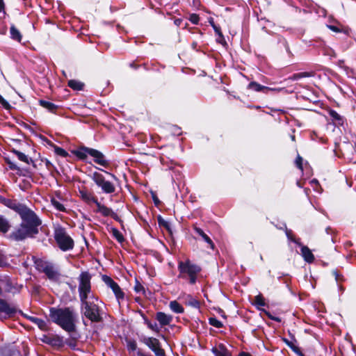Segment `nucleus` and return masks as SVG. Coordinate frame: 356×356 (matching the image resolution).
Instances as JSON below:
<instances>
[{"label": "nucleus", "mask_w": 356, "mask_h": 356, "mask_svg": "<svg viewBox=\"0 0 356 356\" xmlns=\"http://www.w3.org/2000/svg\"><path fill=\"white\" fill-rule=\"evenodd\" d=\"M50 317L65 330L67 332L74 330L75 316L70 309L52 308L50 309Z\"/></svg>", "instance_id": "nucleus-1"}, {"label": "nucleus", "mask_w": 356, "mask_h": 356, "mask_svg": "<svg viewBox=\"0 0 356 356\" xmlns=\"http://www.w3.org/2000/svg\"><path fill=\"white\" fill-rule=\"evenodd\" d=\"M82 303L84 305V315L92 321H99L101 319L99 311L102 302L97 298L91 296Z\"/></svg>", "instance_id": "nucleus-2"}, {"label": "nucleus", "mask_w": 356, "mask_h": 356, "mask_svg": "<svg viewBox=\"0 0 356 356\" xmlns=\"http://www.w3.org/2000/svg\"><path fill=\"white\" fill-rule=\"evenodd\" d=\"M12 209L16 211L21 216L22 222L29 227L35 229L40 224V221L35 214L27 207L21 204H14Z\"/></svg>", "instance_id": "nucleus-3"}, {"label": "nucleus", "mask_w": 356, "mask_h": 356, "mask_svg": "<svg viewBox=\"0 0 356 356\" xmlns=\"http://www.w3.org/2000/svg\"><path fill=\"white\" fill-rule=\"evenodd\" d=\"M179 269L182 277L188 275L190 282L194 284L196 281V275L200 271V268L191 263L190 261H181L179 264Z\"/></svg>", "instance_id": "nucleus-4"}, {"label": "nucleus", "mask_w": 356, "mask_h": 356, "mask_svg": "<svg viewBox=\"0 0 356 356\" xmlns=\"http://www.w3.org/2000/svg\"><path fill=\"white\" fill-rule=\"evenodd\" d=\"M55 239L59 248L63 250L67 251L71 250L74 245V241L72 238L67 234L64 229L58 228L55 230Z\"/></svg>", "instance_id": "nucleus-5"}, {"label": "nucleus", "mask_w": 356, "mask_h": 356, "mask_svg": "<svg viewBox=\"0 0 356 356\" xmlns=\"http://www.w3.org/2000/svg\"><path fill=\"white\" fill-rule=\"evenodd\" d=\"M79 291L81 302L88 300L90 296V276L87 273H82L80 275Z\"/></svg>", "instance_id": "nucleus-6"}, {"label": "nucleus", "mask_w": 356, "mask_h": 356, "mask_svg": "<svg viewBox=\"0 0 356 356\" xmlns=\"http://www.w3.org/2000/svg\"><path fill=\"white\" fill-rule=\"evenodd\" d=\"M92 179L96 184L101 187L102 191L106 193H111L115 191V186L112 183L106 181L103 175L99 172H94Z\"/></svg>", "instance_id": "nucleus-7"}, {"label": "nucleus", "mask_w": 356, "mask_h": 356, "mask_svg": "<svg viewBox=\"0 0 356 356\" xmlns=\"http://www.w3.org/2000/svg\"><path fill=\"white\" fill-rule=\"evenodd\" d=\"M36 232V229H33L26 225L24 223H22L20 227L12 233L11 237L17 241H19Z\"/></svg>", "instance_id": "nucleus-8"}, {"label": "nucleus", "mask_w": 356, "mask_h": 356, "mask_svg": "<svg viewBox=\"0 0 356 356\" xmlns=\"http://www.w3.org/2000/svg\"><path fill=\"white\" fill-rule=\"evenodd\" d=\"M143 342L154 353L156 356H165L164 350L160 347L159 340L156 338L145 337Z\"/></svg>", "instance_id": "nucleus-9"}, {"label": "nucleus", "mask_w": 356, "mask_h": 356, "mask_svg": "<svg viewBox=\"0 0 356 356\" xmlns=\"http://www.w3.org/2000/svg\"><path fill=\"white\" fill-rule=\"evenodd\" d=\"M103 280L109 287H111L118 299H120L124 297V293L119 286L109 277L104 276Z\"/></svg>", "instance_id": "nucleus-10"}, {"label": "nucleus", "mask_w": 356, "mask_h": 356, "mask_svg": "<svg viewBox=\"0 0 356 356\" xmlns=\"http://www.w3.org/2000/svg\"><path fill=\"white\" fill-rule=\"evenodd\" d=\"M90 155L94 158V161L97 163L102 166H106L108 165V162L105 159L104 156L100 152L92 149V150L90 151Z\"/></svg>", "instance_id": "nucleus-11"}, {"label": "nucleus", "mask_w": 356, "mask_h": 356, "mask_svg": "<svg viewBox=\"0 0 356 356\" xmlns=\"http://www.w3.org/2000/svg\"><path fill=\"white\" fill-rule=\"evenodd\" d=\"M14 286L12 282L5 278L0 280V295H2L3 292H14Z\"/></svg>", "instance_id": "nucleus-12"}, {"label": "nucleus", "mask_w": 356, "mask_h": 356, "mask_svg": "<svg viewBox=\"0 0 356 356\" xmlns=\"http://www.w3.org/2000/svg\"><path fill=\"white\" fill-rule=\"evenodd\" d=\"M249 88L250 89H252L254 91H257V92H259V91H268V90H273V91H276V92H280L281 91L282 89V88H268V87H266V86H261L256 82H251L250 84H249Z\"/></svg>", "instance_id": "nucleus-13"}, {"label": "nucleus", "mask_w": 356, "mask_h": 356, "mask_svg": "<svg viewBox=\"0 0 356 356\" xmlns=\"http://www.w3.org/2000/svg\"><path fill=\"white\" fill-rule=\"evenodd\" d=\"M156 319L161 325H166L172 321V316L163 312H159L156 314Z\"/></svg>", "instance_id": "nucleus-14"}, {"label": "nucleus", "mask_w": 356, "mask_h": 356, "mask_svg": "<svg viewBox=\"0 0 356 356\" xmlns=\"http://www.w3.org/2000/svg\"><path fill=\"white\" fill-rule=\"evenodd\" d=\"M212 352L216 356H230L229 352L222 344H220L218 346L213 348Z\"/></svg>", "instance_id": "nucleus-15"}, {"label": "nucleus", "mask_w": 356, "mask_h": 356, "mask_svg": "<svg viewBox=\"0 0 356 356\" xmlns=\"http://www.w3.org/2000/svg\"><path fill=\"white\" fill-rule=\"evenodd\" d=\"M301 252L302 255L306 261L311 263L314 261V257L311 250L307 247L303 246L301 249Z\"/></svg>", "instance_id": "nucleus-16"}, {"label": "nucleus", "mask_w": 356, "mask_h": 356, "mask_svg": "<svg viewBox=\"0 0 356 356\" xmlns=\"http://www.w3.org/2000/svg\"><path fill=\"white\" fill-rule=\"evenodd\" d=\"M43 270L50 279L54 280L57 277V272L51 266L45 264L43 267Z\"/></svg>", "instance_id": "nucleus-17"}, {"label": "nucleus", "mask_w": 356, "mask_h": 356, "mask_svg": "<svg viewBox=\"0 0 356 356\" xmlns=\"http://www.w3.org/2000/svg\"><path fill=\"white\" fill-rule=\"evenodd\" d=\"M92 150L88 147H81L77 150L74 151V154L79 159H83L86 157L87 154L90 155V151Z\"/></svg>", "instance_id": "nucleus-18"}, {"label": "nucleus", "mask_w": 356, "mask_h": 356, "mask_svg": "<svg viewBox=\"0 0 356 356\" xmlns=\"http://www.w3.org/2000/svg\"><path fill=\"white\" fill-rule=\"evenodd\" d=\"M97 211L104 216H109L111 213V210L101 204L99 202H96Z\"/></svg>", "instance_id": "nucleus-19"}, {"label": "nucleus", "mask_w": 356, "mask_h": 356, "mask_svg": "<svg viewBox=\"0 0 356 356\" xmlns=\"http://www.w3.org/2000/svg\"><path fill=\"white\" fill-rule=\"evenodd\" d=\"M10 35L12 39L15 40L18 42H20L22 40V35L18 29H17L14 26L10 27Z\"/></svg>", "instance_id": "nucleus-20"}, {"label": "nucleus", "mask_w": 356, "mask_h": 356, "mask_svg": "<svg viewBox=\"0 0 356 356\" xmlns=\"http://www.w3.org/2000/svg\"><path fill=\"white\" fill-rule=\"evenodd\" d=\"M170 308L171 309L172 311L177 314L182 313L184 312V308L177 301L170 302Z\"/></svg>", "instance_id": "nucleus-21"}, {"label": "nucleus", "mask_w": 356, "mask_h": 356, "mask_svg": "<svg viewBox=\"0 0 356 356\" xmlns=\"http://www.w3.org/2000/svg\"><path fill=\"white\" fill-rule=\"evenodd\" d=\"M210 24L212 26V27L213 28L216 33L218 35L219 38L218 39V40L220 42H222V41L224 40V38H223V35H222V33L220 31V27L217 26L215 24H214V22H213V19L212 18L209 19V20Z\"/></svg>", "instance_id": "nucleus-22"}, {"label": "nucleus", "mask_w": 356, "mask_h": 356, "mask_svg": "<svg viewBox=\"0 0 356 356\" xmlns=\"http://www.w3.org/2000/svg\"><path fill=\"white\" fill-rule=\"evenodd\" d=\"M10 225L8 220L2 216H0V232L6 233L8 231Z\"/></svg>", "instance_id": "nucleus-23"}, {"label": "nucleus", "mask_w": 356, "mask_h": 356, "mask_svg": "<svg viewBox=\"0 0 356 356\" xmlns=\"http://www.w3.org/2000/svg\"><path fill=\"white\" fill-rule=\"evenodd\" d=\"M81 197L88 203H95L97 202V200L90 193L84 191L81 192Z\"/></svg>", "instance_id": "nucleus-24"}, {"label": "nucleus", "mask_w": 356, "mask_h": 356, "mask_svg": "<svg viewBox=\"0 0 356 356\" xmlns=\"http://www.w3.org/2000/svg\"><path fill=\"white\" fill-rule=\"evenodd\" d=\"M68 86L71 88L76 90H81L83 87V84L81 81L76 80H70L68 82Z\"/></svg>", "instance_id": "nucleus-25"}, {"label": "nucleus", "mask_w": 356, "mask_h": 356, "mask_svg": "<svg viewBox=\"0 0 356 356\" xmlns=\"http://www.w3.org/2000/svg\"><path fill=\"white\" fill-rule=\"evenodd\" d=\"M254 304L259 309H261V307H264L266 305L264 298L262 297L261 295H258L255 296Z\"/></svg>", "instance_id": "nucleus-26"}, {"label": "nucleus", "mask_w": 356, "mask_h": 356, "mask_svg": "<svg viewBox=\"0 0 356 356\" xmlns=\"http://www.w3.org/2000/svg\"><path fill=\"white\" fill-rule=\"evenodd\" d=\"M0 311L6 314H10L13 312V309L2 300H0Z\"/></svg>", "instance_id": "nucleus-27"}, {"label": "nucleus", "mask_w": 356, "mask_h": 356, "mask_svg": "<svg viewBox=\"0 0 356 356\" xmlns=\"http://www.w3.org/2000/svg\"><path fill=\"white\" fill-rule=\"evenodd\" d=\"M52 205L56 209L60 211H65V208L63 204H61L58 200L56 198H52L51 200Z\"/></svg>", "instance_id": "nucleus-28"}, {"label": "nucleus", "mask_w": 356, "mask_h": 356, "mask_svg": "<svg viewBox=\"0 0 356 356\" xmlns=\"http://www.w3.org/2000/svg\"><path fill=\"white\" fill-rule=\"evenodd\" d=\"M40 104L47 108V110L50 111H54L56 108V106L51 103V102H47V101H44V100H40Z\"/></svg>", "instance_id": "nucleus-29"}, {"label": "nucleus", "mask_w": 356, "mask_h": 356, "mask_svg": "<svg viewBox=\"0 0 356 356\" xmlns=\"http://www.w3.org/2000/svg\"><path fill=\"white\" fill-rule=\"evenodd\" d=\"M31 319L33 322L37 324L41 330L47 329L46 323L43 320L35 317H31Z\"/></svg>", "instance_id": "nucleus-30"}, {"label": "nucleus", "mask_w": 356, "mask_h": 356, "mask_svg": "<svg viewBox=\"0 0 356 356\" xmlns=\"http://www.w3.org/2000/svg\"><path fill=\"white\" fill-rule=\"evenodd\" d=\"M13 152L15 154V155L17 156V158L20 161H22L24 163H29V159H28L27 156L25 155L24 153L20 152L17 150H14Z\"/></svg>", "instance_id": "nucleus-31"}, {"label": "nucleus", "mask_w": 356, "mask_h": 356, "mask_svg": "<svg viewBox=\"0 0 356 356\" xmlns=\"http://www.w3.org/2000/svg\"><path fill=\"white\" fill-rule=\"evenodd\" d=\"M54 152L56 154L60 155L63 157H66L68 155L67 152L65 149L59 147H55Z\"/></svg>", "instance_id": "nucleus-32"}, {"label": "nucleus", "mask_w": 356, "mask_h": 356, "mask_svg": "<svg viewBox=\"0 0 356 356\" xmlns=\"http://www.w3.org/2000/svg\"><path fill=\"white\" fill-rule=\"evenodd\" d=\"M209 323L211 325L218 328L221 327L222 326V323L220 321L217 320L216 318L213 317L209 318Z\"/></svg>", "instance_id": "nucleus-33"}, {"label": "nucleus", "mask_w": 356, "mask_h": 356, "mask_svg": "<svg viewBox=\"0 0 356 356\" xmlns=\"http://www.w3.org/2000/svg\"><path fill=\"white\" fill-rule=\"evenodd\" d=\"M159 224L160 226L165 227L169 232L171 231L169 223L161 217L159 218Z\"/></svg>", "instance_id": "nucleus-34"}, {"label": "nucleus", "mask_w": 356, "mask_h": 356, "mask_svg": "<svg viewBox=\"0 0 356 356\" xmlns=\"http://www.w3.org/2000/svg\"><path fill=\"white\" fill-rule=\"evenodd\" d=\"M113 235L114 236V237L120 242L122 241H123V236L120 233V232L115 229H113Z\"/></svg>", "instance_id": "nucleus-35"}, {"label": "nucleus", "mask_w": 356, "mask_h": 356, "mask_svg": "<svg viewBox=\"0 0 356 356\" xmlns=\"http://www.w3.org/2000/svg\"><path fill=\"white\" fill-rule=\"evenodd\" d=\"M189 20L194 24H197L199 22V17L196 14H192L190 15Z\"/></svg>", "instance_id": "nucleus-36"}, {"label": "nucleus", "mask_w": 356, "mask_h": 356, "mask_svg": "<svg viewBox=\"0 0 356 356\" xmlns=\"http://www.w3.org/2000/svg\"><path fill=\"white\" fill-rule=\"evenodd\" d=\"M147 326L151 329L153 331L156 332H159V329L158 327V325L156 323H152L149 321L147 322Z\"/></svg>", "instance_id": "nucleus-37"}, {"label": "nucleus", "mask_w": 356, "mask_h": 356, "mask_svg": "<svg viewBox=\"0 0 356 356\" xmlns=\"http://www.w3.org/2000/svg\"><path fill=\"white\" fill-rule=\"evenodd\" d=\"M330 115L334 120H341L340 115L334 111H330Z\"/></svg>", "instance_id": "nucleus-38"}, {"label": "nucleus", "mask_w": 356, "mask_h": 356, "mask_svg": "<svg viewBox=\"0 0 356 356\" xmlns=\"http://www.w3.org/2000/svg\"><path fill=\"white\" fill-rule=\"evenodd\" d=\"M0 103L3 105V106L7 109L10 108V104L8 102L1 96L0 95Z\"/></svg>", "instance_id": "nucleus-39"}, {"label": "nucleus", "mask_w": 356, "mask_h": 356, "mask_svg": "<svg viewBox=\"0 0 356 356\" xmlns=\"http://www.w3.org/2000/svg\"><path fill=\"white\" fill-rule=\"evenodd\" d=\"M202 238L210 245L211 248H213V243H212L211 238L206 234L203 235Z\"/></svg>", "instance_id": "nucleus-40"}, {"label": "nucleus", "mask_w": 356, "mask_h": 356, "mask_svg": "<svg viewBox=\"0 0 356 356\" xmlns=\"http://www.w3.org/2000/svg\"><path fill=\"white\" fill-rule=\"evenodd\" d=\"M136 348H137V345H136V343L135 341H129L128 343V348H129V350H136Z\"/></svg>", "instance_id": "nucleus-41"}, {"label": "nucleus", "mask_w": 356, "mask_h": 356, "mask_svg": "<svg viewBox=\"0 0 356 356\" xmlns=\"http://www.w3.org/2000/svg\"><path fill=\"white\" fill-rule=\"evenodd\" d=\"M286 343L291 348V349L296 353H300V350L293 343L286 341Z\"/></svg>", "instance_id": "nucleus-42"}, {"label": "nucleus", "mask_w": 356, "mask_h": 356, "mask_svg": "<svg viewBox=\"0 0 356 356\" xmlns=\"http://www.w3.org/2000/svg\"><path fill=\"white\" fill-rule=\"evenodd\" d=\"M302 159L300 157V156H298L297 159H296V163L297 165V166L300 169L302 170Z\"/></svg>", "instance_id": "nucleus-43"}, {"label": "nucleus", "mask_w": 356, "mask_h": 356, "mask_svg": "<svg viewBox=\"0 0 356 356\" xmlns=\"http://www.w3.org/2000/svg\"><path fill=\"white\" fill-rule=\"evenodd\" d=\"M304 76H306V74H305V73L297 74L293 75V76L291 77V79L296 80V79H298L304 77Z\"/></svg>", "instance_id": "nucleus-44"}, {"label": "nucleus", "mask_w": 356, "mask_h": 356, "mask_svg": "<svg viewBox=\"0 0 356 356\" xmlns=\"http://www.w3.org/2000/svg\"><path fill=\"white\" fill-rule=\"evenodd\" d=\"M135 290L137 291V292H140L142 291H143V287L142 285L139 284H137L135 286Z\"/></svg>", "instance_id": "nucleus-45"}, {"label": "nucleus", "mask_w": 356, "mask_h": 356, "mask_svg": "<svg viewBox=\"0 0 356 356\" xmlns=\"http://www.w3.org/2000/svg\"><path fill=\"white\" fill-rule=\"evenodd\" d=\"M262 311L269 317L271 319H273V320H275V321H280V319L278 318H275V317H273L270 314L269 312H268L267 311L264 310V309H262Z\"/></svg>", "instance_id": "nucleus-46"}, {"label": "nucleus", "mask_w": 356, "mask_h": 356, "mask_svg": "<svg viewBox=\"0 0 356 356\" xmlns=\"http://www.w3.org/2000/svg\"><path fill=\"white\" fill-rule=\"evenodd\" d=\"M328 28L330 30H332V31H333L334 32H339L340 31L339 29L337 26H331L330 25V26H328Z\"/></svg>", "instance_id": "nucleus-47"}, {"label": "nucleus", "mask_w": 356, "mask_h": 356, "mask_svg": "<svg viewBox=\"0 0 356 356\" xmlns=\"http://www.w3.org/2000/svg\"><path fill=\"white\" fill-rule=\"evenodd\" d=\"M196 232L197 234H199L202 237L203 236V235H204L205 234L204 233V232L200 229H196Z\"/></svg>", "instance_id": "nucleus-48"}, {"label": "nucleus", "mask_w": 356, "mask_h": 356, "mask_svg": "<svg viewBox=\"0 0 356 356\" xmlns=\"http://www.w3.org/2000/svg\"><path fill=\"white\" fill-rule=\"evenodd\" d=\"M153 200H154L155 204L158 205L159 204V199L154 195H153Z\"/></svg>", "instance_id": "nucleus-49"}, {"label": "nucleus", "mask_w": 356, "mask_h": 356, "mask_svg": "<svg viewBox=\"0 0 356 356\" xmlns=\"http://www.w3.org/2000/svg\"><path fill=\"white\" fill-rule=\"evenodd\" d=\"M3 7H4L3 1V0H0V8L3 9Z\"/></svg>", "instance_id": "nucleus-50"}, {"label": "nucleus", "mask_w": 356, "mask_h": 356, "mask_svg": "<svg viewBox=\"0 0 356 356\" xmlns=\"http://www.w3.org/2000/svg\"><path fill=\"white\" fill-rule=\"evenodd\" d=\"M240 356H250L249 354L248 353H242Z\"/></svg>", "instance_id": "nucleus-51"}, {"label": "nucleus", "mask_w": 356, "mask_h": 356, "mask_svg": "<svg viewBox=\"0 0 356 356\" xmlns=\"http://www.w3.org/2000/svg\"><path fill=\"white\" fill-rule=\"evenodd\" d=\"M193 305L194 306H197L198 305V302L197 301H194L193 303H192Z\"/></svg>", "instance_id": "nucleus-52"}, {"label": "nucleus", "mask_w": 356, "mask_h": 356, "mask_svg": "<svg viewBox=\"0 0 356 356\" xmlns=\"http://www.w3.org/2000/svg\"><path fill=\"white\" fill-rule=\"evenodd\" d=\"M312 182L317 183L316 180H314Z\"/></svg>", "instance_id": "nucleus-53"}, {"label": "nucleus", "mask_w": 356, "mask_h": 356, "mask_svg": "<svg viewBox=\"0 0 356 356\" xmlns=\"http://www.w3.org/2000/svg\"><path fill=\"white\" fill-rule=\"evenodd\" d=\"M1 265H2V262L0 261V266H1Z\"/></svg>", "instance_id": "nucleus-54"}]
</instances>
